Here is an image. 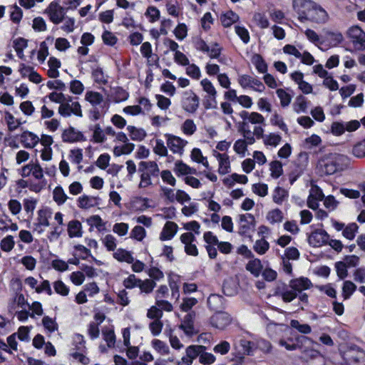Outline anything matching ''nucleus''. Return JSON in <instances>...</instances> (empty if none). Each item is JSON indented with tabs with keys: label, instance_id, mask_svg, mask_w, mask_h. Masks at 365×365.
Segmentation results:
<instances>
[{
	"label": "nucleus",
	"instance_id": "ddd939ff",
	"mask_svg": "<svg viewBox=\"0 0 365 365\" xmlns=\"http://www.w3.org/2000/svg\"><path fill=\"white\" fill-rule=\"evenodd\" d=\"M180 240L185 245V252L186 254L194 257L198 255V250L196 245L194 244L195 237L192 232H187L182 234L180 237Z\"/></svg>",
	"mask_w": 365,
	"mask_h": 365
},
{
	"label": "nucleus",
	"instance_id": "a18cd8bd",
	"mask_svg": "<svg viewBox=\"0 0 365 365\" xmlns=\"http://www.w3.org/2000/svg\"><path fill=\"white\" fill-rule=\"evenodd\" d=\"M147 232L145 229L140 225H135L131 230L130 237L138 242H142L146 237Z\"/></svg>",
	"mask_w": 365,
	"mask_h": 365
},
{
	"label": "nucleus",
	"instance_id": "393cba45",
	"mask_svg": "<svg viewBox=\"0 0 365 365\" xmlns=\"http://www.w3.org/2000/svg\"><path fill=\"white\" fill-rule=\"evenodd\" d=\"M282 136L280 134L277 133H269L264 135V139L262 140L263 144L267 148H277L282 142Z\"/></svg>",
	"mask_w": 365,
	"mask_h": 365
},
{
	"label": "nucleus",
	"instance_id": "e433bc0d",
	"mask_svg": "<svg viewBox=\"0 0 365 365\" xmlns=\"http://www.w3.org/2000/svg\"><path fill=\"white\" fill-rule=\"evenodd\" d=\"M128 97V93L121 87H115L112 90L111 98L115 103L125 101Z\"/></svg>",
	"mask_w": 365,
	"mask_h": 365
},
{
	"label": "nucleus",
	"instance_id": "c756f323",
	"mask_svg": "<svg viewBox=\"0 0 365 365\" xmlns=\"http://www.w3.org/2000/svg\"><path fill=\"white\" fill-rule=\"evenodd\" d=\"M67 230L70 237H81L83 235L82 225L78 220L70 221Z\"/></svg>",
	"mask_w": 365,
	"mask_h": 365
},
{
	"label": "nucleus",
	"instance_id": "b1692460",
	"mask_svg": "<svg viewBox=\"0 0 365 365\" xmlns=\"http://www.w3.org/2000/svg\"><path fill=\"white\" fill-rule=\"evenodd\" d=\"M193 317L194 315L192 314L185 315L182 322L179 326L180 329L188 336H192L196 333L193 325Z\"/></svg>",
	"mask_w": 365,
	"mask_h": 365
},
{
	"label": "nucleus",
	"instance_id": "ea45409f",
	"mask_svg": "<svg viewBox=\"0 0 365 365\" xmlns=\"http://www.w3.org/2000/svg\"><path fill=\"white\" fill-rule=\"evenodd\" d=\"M251 61L259 73H267V65L259 54H254L252 56Z\"/></svg>",
	"mask_w": 365,
	"mask_h": 365
},
{
	"label": "nucleus",
	"instance_id": "603ef678",
	"mask_svg": "<svg viewBox=\"0 0 365 365\" xmlns=\"http://www.w3.org/2000/svg\"><path fill=\"white\" fill-rule=\"evenodd\" d=\"M140 167H142L147 170L145 173H150L152 176H158L160 172L158 164L154 161H142L139 164Z\"/></svg>",
	"mask_w": 365,
	"mask_h": 365
},
{
	"label": "nucleus",
	"instance_id": "7c9ffc66",
	"mask_svg": "<svg viewBox=\"0 0 365 365\" xmlns=\"http://www.w3.org/2000/svg\"><path fill=\"white\" fill-rule=\"evenodd\" d=\"M48 76L51 78H56L59 76L58 68L61 67V61L55 57H51L48 61Z\"/></svg>",
	"mask_w": 365,
	"mask_h": 365
},
{
	"label": "nucleus",
	"instance_id": "39448f33",
	"mask_svg": "<svg viewBox=\"0 0 365 365\" xmlns=\"http://www.w3.org/2000/svg\"><path fill=\"white\" fill-rule=\"evenodd\" d=\"M58 112L64 118L71 117L72 115L79 118L83 116V111L80 103L73 101L71 96L66 98L61 105L59 106Z\"/></svg>",
	"mask_w": 365,
	"mask_h": 365
},
{
	"label": "nucleus",
	"instance_id": "7ed1b4c3",
	"mask_svg": "<svg viewBox=\"0 0 365 365\" xmlns=\"http://www.w3.org/2000/svg\"><path fill=\"white\" fill-rule=\"evenodd\" d=\"M18 172L24 178L31 177L38 182L44 180V169L38 160L30 161L19 169Z\"/></svg>",
	"mask_w": 365,
	"mask_h": 365
},
{
	"label": "nucleus",
	"instance_id": "1a4fd4ad",
	"mask_svg": "<svg viewBox=\"0 0 365 365\" xmlns=\"http://www.w3.org/2000/svg\"><path fill=\"white\" fill-rule=\"evenodd\" d=\"M347 36L356 50H365V32L359 26L350 27L347 31Z\"/></svg>",
	"mask_w": 365,
	"mask_h": 365
},
{
	"label": "nucleus",
	"instance_id": "bf43d9fd",
	"mask_svg": "<svg viewBox=\"0 0 365 365\" xmlns=\"http://www.w3.org/2000/svg\"><path fill=\"white\" fill-rule=\"evenodd\" d=\"M307 105L305 98L299 96L297 97L292 105L293 110L297 113H304L307 110Z\"/></svg>",
	"mask_w": 365,
	"mask_h": 365
},
{
	"label": "nucleus",
	"instance_id": "774afa93",
	"mask_svg": "<svg viewBox=\"0 0 365 365\" xmlns=\"http://www.w3.org/2000/svg\"><path fill=\"white\" fill-rule=\"evenodd\" d=\"M87 223L91 227H95L99 231L103 230L105 227V222L99 215H92L87 219Z\"/></svg>",
	"mask_w": 365,
	"mask_h": 365
},
{
	"label": "nucleus",
	"instance_id": "4468645a",
	"mask_svg": "<svg viewBox=\"0 0 365 365\" xmlns=\"http://www.w3.org/2000/svg\"><path fill=\"white\" fill-rule=\"evenodd\" d=\"M308 242L313 247H322L329 242V235L324 230H317L309 236Z\"/></svg>",
	"mask_w": 365,
	"mask_h": 365
},
{
	"label": "nucleus",
	"instance_id": "338daca9",
	"mask_svg": "<svg viewBox=\"0 0 365 365\" xmlns=\"http://www.w3.org/2000/svg\"><path fill=\"white\" fill-rule=\"evenodd\" d=\"M134 149L133 143H125L122 146H116L113 149V154L115 156L130 154Z\"/></svg>",
	"mask_w": 365,
	"mask_h": 365
},
{
	"label": "nucleus",
	"instance_id": "f03ea898",
	"mask_svg": "<svg viewBox=\"0 0 365 365\" xmlns=\"http://www.w3.org/2000/svg\"><path fill=\"white\" fill-rule=\"evenodd\" d=\"M84 100L92 107L88 113L91 120L96 121L101 118L109 108L108 100L98 91L87 90L84 95Z\"/></svg>",
	"mask_w": 365,
	"mask_h": 365
},
{
	"label": "nucleus",
	"instance_id": "f3484780",
	"mask_svg": "<svg viewBox=\"0 0 365 365\" xmlns=\"http://www.w3.org/2000/svg\"><path fill=\"white\" fill-rule=\"evenodd\" d=\"M151 346L160 355L163 356H168L167 361L173 362L175 361L174 356H169L170 349L169 346L165 341L155 339L151 341Z\"/></svg>",
	"mask_w": 365,
	"mask_h": 365
},
{
	"label": "nucleus",
	"instance_id": "680f3d73",
	"mask_svg": "<svg viewBox=\"0 0 365 365\" xmlns=\"http://www.w3.org/2000/svg\"><path fill=\"white\" fill-rule=\"evenodd\" d=\"M359 227L356 223H351L346 225L343 230V236L349 240H352L358 231Z\"/></svg>",
	"mask_w": 365,
	"mask_h": 365
},
{
	"label": "nucleus",
	"instance_id": "2eb2a0df",
	"mask_svg": "<svg viewBox=\"0 0 365 365\" xmlns=\"http://www.w3.org/2000/svg\"><path fill=\"white\" fill-rule=\"evenodd\" d=\"M213 155L216 158L218 162V173L220 175H225L229 173L231 170V165L229 155L226 153H220L217 151H213Z\"/></svg>",
	"mask_w": 365,
	"mask_h": 365
},
{
	"label": "nucleus",
	"instance_id": "aec40b11",
	"mask_svg": "<svg viewBox=\"0 0 365 365\" xmlns=\"http://www.w3.org/2000/svg\"><path fill=\"white\" fill-rule=\"evenodd\" d=\"M40 138L35 133L26 130L21 135V143L26 148H34L38 143Z\"/></svg>",
	"mask_w": 365,
	"mask_h": 365
},
{
	"label": "nucleus",
	"instance_id": "69168bd1",
	"mask_svg": "<svg viewBox=\"0 0 365 365\" xmlns=\"http://www.w3.org/2000/svg\"><path fill=\"white\" fill-rule=\"evenodd\" d=\"M250 145L246 140L238 139L233 145L235 152L242 156H245L247 150V145Z\"/></svg>",
	"mask_w": 365,
	"mask_h": 365
},
{
	"label": "nucleus",
	"instance_id": "37998d69",
	"mask_svg": "<svg viewBox=\"0 0 365 365\" xmlns=\"http://www.w3.org/2000/svg\"><path fill=\"white\" fill-rule=\"evenodd\" d=\"M238 19V15L232 11H227L226 13L221 15L220 17L221 22L225 27L230 26L234 23L237 21Z\"/></svg>",
	"mask_w": 365,
	"mask_h": 365
},
{
	"label": "nucleus",
	"instance_id": "e2e57ef3",
	"mask_svg": "<svg viewBox=\"0 0 365 365\" xmlns=\"http://www.w3.org/2000/svg\"><path fill=\"white\" fill-rule=\"evenodd\" d=\"M42 324L45 329L48 332H54L58 330V324L56 320L48 316H45L42 319Z\"/></svg>",
	"mask_w": 365,
	"mask_h": 365
},
{
	"label": "nucleus",
	"instance_id": "412c9836",
	"mask_svg": "<svg viewBox=\"0 0 365 365\" xmlns=\"http://www.w3.org/2000/svg\"><path fill=\"white\" fill-rule=\"evenodd\" d=\"M99 198L94 196L83 195L77 200L78 207L83 210H88L98 205Z\"/></svg>",
	"mask_w": 365,
	"mask_h": 365
},
{
	"label": "nucleus",
	"instance_id": "58836bf2",
	"mask_svg": "<svg viewBox=\"0 0 365 365\" xmlns=\"http://www.w3.org/2000/svg\"><path fill=\"white\" fill-rule=\"evenodd\" d=\"M288 196L287 190L281 187H277L273 191L272 200L276 204L281 205L284 201L287 200Z\"/></svg>",
	"mask_w": 365,
	"mask_h": 365
},
{
	"label": "nucleus",
	"instance_id": "c03bdc74",
	"mask_svg": "<svg viewBox=\"0 0 365 365\" xmlns=\"http://www.w3.org/2000/svg\"><path fill=\"white\" fill-rule=\"evenodd\" d=\"M155 286V282L150 279H145L144 280L140 279L138 287L140 289L141 293L148 294L153 291Z\"/></svg>",
	"mask_w": 365,
	"mask_h": 365
},
{
	"label": "nucleus",
	"instance_id": "9d476101",
	"mask_svg": "<svg viewBox=\"0 0 365 365\" xmlns=\"http://www.w3.org/2000/svg\"><path fill=\"white\" fill-rule=\"evenodd\" d=\"M24 284L30 287L31 289L35 290L37 294L46 292L49 296L52 295L53 292L48 280L43 279L38 284V280L34 277H28L24 279Z\"/></svg>",
	"mask_w": 365,
	"mask_h": 365
},
{
	"label": "nucleus",
	"instance_id": "423d86ee",
	"mask_svg": "<svg viewBox=\"0 0 365 365\" xmlns=\"http://www.w3.org/2000/svg\"><path fill=\"white\" fill-rule=\"evenodd\" d=\"M43 14L48 16L51 22L58 25L65 19L66 9L58 1H53L45 9Z\"/></svg>",
	"mask_w": 365,
	"mask_h": 365
},
{
	"label": "nucleus",
	"instance_id": "0e129e2a",
	"mask_svg": "<svg viewBox=\"0 0 365 365\" xmlns=\"http://www.w3.org/2000/svg\"><path fill=\"white\" fill-rule=\"evenodd\" d=\"M53 287L55 292L63 297L68 296L69 294V287L61 280L54 282Z\"/></svg>",
	"mask_w": 365,
	"mask_h": 365
},
{
	"label": "nucleus",
	"instance_id": "864d4df0",
	"mask_svg": "<svg viewBox=\"0 0 365 365\" xmlns=\"http://www.w3.org/2000/svg\"><path fill=\"white\" fill-rule=\"evenodd\" d=\"M276 93L280 101L281 106L282 108L288 107L292 101V96L282 88H278Z\"/></svg>",
	"mask_w": 365,
	"mask_h": 365
},
{
	"label": "nucleus",
	"instance_id": "a878e982",
	"mask_svg": "<svg viewBox=\"0 0 365 365\" xmlns=\"http://www.w3.org/2000/svg\"><path fill=\"white\" fill-rule=\"evenodd\" d=\"M113 258L117 261L125 263H132L133 262V253L125 249L118 248L113 252Z\"/></svg>",
	"mask_w": 365,
	"mask_h": 365
},
{
	"label": "nucleus",
	"instance_id": "0eeeda50",
	"mask_svg": "<svg viewBox=\"0 0 365 365\" xmlns=\"http://www.w3.org/2000/svg\"><path fill=\"white\" fill-rule=\"evenodd\" d=\"M166 139V145L168 149L175 155L182 156L185 152V148L187 146L188 142L173 134H165Z\"/></svg>",
	"mask_w": 365,
	"mask_h": 365
},
{
	"label": "nucleus",
	"instance_id": "a211bd4d",
	"mask_svg": "<svg viewBox=\"0 0 365 365\" xmlns=\"http://www.w3.org/2000/svg\"><path fill=\"white\" fill-rule=\"evenodd\" d=\"M289 287L295 290L297 292H302L304 290L309 289L312 287L311 280L304 277H300L292 279L289 282Z\"/></svg>",
	"mask_w": 365,
	"mask_h": 365
},
{
	"label": "nucleus",
	"instance_id": "6e6552de",
	"mask_svg": "<svg viewBox=\"0 0 365 365\" xmlns=\"http://www.w3.org/2000/svg\"><path fill=\"white\" fill-rule=\"evenodd\" d=\"M299 2H303L304 5L308 9H312L307 14L309 21L317 23H324L328 19L327 13L322 8L317 6L313 1H304V0H299Z\"/></svg>",
	"mask_w": 365,
	"mask_h": 365
},
{
	"label": "nucleus",
	"instance_id": "49530a36",
	"mask_svg": "<svg viewBox=\"0 0 365 365\" xmlns=\"http://www.w3.org/2000/svg\"><path fill=\"white\" fill-rule=\"evenodd\" d=\"M160 195L170 203H173L176 200L177 190L171 187L161 186L160 188Z\"/></svg>",
	"mask_w": 365,
	"mask_h": 365
},
{
	"label": "nucleus",
	"instance_id": "473e14b6",
	"mask_svg": "<svg viewBox=\"0 0 365 365\" xmlns=\"http://www.w3.org/2000/svg\"><path fill=\"white\" fill-rule=\"evenodd\" d=\"M127 130L133 140L142 141L147 135L145 130L141 128H136L133 125H128Z\"/></svg>",
	"mask_w": 365,
	"mask_h": 365
},
{
	"label": "nucleus",
	"instance_id": "72a5a7b5",
	"mask_svg": "<svg viewBox=\"0 0 365 365\" xmlns=\"http://www.w3.org/2000/svg\"><path fill=\"white\" fill-rule=\"evenodd\" d=\"M202 91L207 94V97L214 98L217 96V91L214 84L208 79L203 78L200 83Z\"/></svg>",
	"mask_w": 365,
	"mask_h": 365
},
{
	"label": "nucleus",
	"instance_id": "4c0bfd02",
	"mask_svg": "<svg viewBox=\"0 0 365 365\" xmlns=\"http://www.w3.org/2000/svg\"><path fill=\"white\" fill-rule=\"evenodd\" d=\"M262 269V264L259 259H254L248 262L246 264V269L249 271L255 277L259 276Z\"/></svg>",
	"mask_w": 365,
	"mask_h": 365
},
{
	"label": "nucleus",
	"instance_id": "3c124183",
	"mask_svg": "<svg viewBox=\"0 0 365 365\" xmlns=\"http://www.w3.org/2000/svg\"><path fill=\"white\" fill-rule=\"evenodd\" d=\"M270 175L274 179L279 178L283 174L282 164L279 160H274L269 163Z\"/></svg>",
	"mask_w": 365,
	"mask_h": 365
},
{
	"label": "nucleus",
	"instance_id": "f8f14e48",
	"mask_svg": "<svg viewBox=\"0 0 365 365\" xmlns=\"http://www.w3.org/2000/svg\"><path fill=\"white\" fill-rule=\"evenodd\" d=\"M232 319L227 312H216L210 319V324L218 329L223 330L232 323Z\"/></svg>",
	"mask_w": 365,
	"mask_h": 365
},
{
	"label": "nucleus",
	"instance_id": "bb28decb",
	"mask_svg": "<svg viewBox=\"0 0 365 365\" xmlns=\"http://www.w3.org/2000/svg\"><path fill=\"white\" fill-rule=\"evenodd\" d=\"M304 1H311L310 0H304ZM293 8L295 11L298 14L299 19L301 21H304L305 20H309L308 19V13L312 9H308L304 5L303 2H299V0H294L293 1Z\"/></svg>",
	"mask_w": 365,
	"mask_h": 365
},
{
	"label": "nucleus",
	"instance_id": "de8ad7c7",
	"mask_svg": "<svg viewBox=\"0 0 365 365\" xmlns=\"http://www.w3.org/2000/svg\"><path fill=\"white\" fill-rule=\"evenodd\" d=\"M183 134L187 136L192 135L197 130V125L192 119H186L180 127Z\"/></svg>",
	"mask_w": 365,
	"mask_h": 365
},
{
	"label": "nucleus",
	"instance_id": "f257e3e1",
	"mask_svg": "<svg viewBox=\"0 0 365 365\" xmlns=\"http://www.w3.org/2000/svg\"><path fill=\"white\" fill-rule=\"evenodd\" d=\"M350 164L349 158L339 153H329L322 156L318 161L317 168L321 173L333 175L345 170Z\"/></svg>",
	"mask_w": 365,
	"mask_h": 365
},
{
	"label": "nucleus",
	"instance_id": "8fccbe9b",
	"mask_svg": "<svg viewBox=\"0 0 365 365\" xmlns=\"http://www.w3.org/2000/svg\"><path fill=\"white\" fill-rule=\"evenodd\" d=\"M68 197L64 190L61 186H57L53 191V199L58 205H63L66 202Z\"/></svg>",
	"mask_w": 365,
	"mask_h": 365
},
{
	"label": "nucleus",
	"instance_id": "a19ab883",
	"mask_svg": "<svg viewBox=\"0 0 365 365\" xmlns=\"http://www.w3.org/2000/svg\"><path fill=\"white\" fill-rule=\"evenodd\" d=\"M191 159L197 163H201L207 169L210 168V165L206 157H204L202 151L199 148H193L190 155Z\"/></svg>",
	"mask_w": 365,
	"mask_h": 365
},
{
	"label": "nucleus",
	"instance_id": "c85d7f7f",
	"mask_svg": "<svg viewBox=\"0 0 365 365\" xmlns=\"http://www.w3.org/2000/svg\"><path fill=\"white\" fill-rule=\"evenodd\" d=\"M90 130L92 131L91 140L93 142L102 143L106 141V138L105 136V132L100 124L97 123L91 126Z\"/></svg>",
	"mask_w": 365,
	"mask_h": 365
},
{
	"label": "nucleus",
	"instance_id": "6e6d98bb",
	"mask_svg": "<svg viewBox=\"0 0 365 365\" xmlns=\"http://www.w3.org/2000/svg\"><path fill=\"white\" fill-rule=\"evenodd\" d=\"M266 219L271 224L281 222L283 220L282 212L279 209L272 210L267 213Z\"/></svg>",
	"mask_w": 365,
	"mask_h": 365
},
{
	"label": "nucleus",
	"instance_id": "4d7b16f0",
	"mask_svg": "<svg viewBox=\"0 0 365 365\" xmlns=\"http://www.w3.org/2000/svg\"><path fill=\"white\" fill-rule=\"evenodd\" d=\"M168 146L165 145L163 140H155V144L153 147V152L155 154L160 157H166L168 155Z\"/></svg>",
	"mask_w": 365,
	"mask_h": 365
},
{
	"label": "nucleus",
	"instance_id": "5701e85b",
	"mask_svg": "<svg viewBox=\"0 0 365 365\" xmlns=\"http://www.w3.org/2000/svg\"><path fill=\"white\" fill-rule=\"evenodd\" d=\"M173 171L178 177L197 174V170L195 168L190 167L182 160H177L175 163Z\"/></svg>",
	"mask_w": 365,
	"mask_h": 365
},
{
	"label": "nucleus",
	"instance_id": "c9c22d12",
	"mask_svg": "<svg viewBox=\"0 0 365 365\" xmlns=\"http://www.w3.org/2000/svg\"><path fill=\"white\" fill-rule=\"evenodd\" d=\"M102 335L108 348H113L115 344V335L112 327H104L102 330Z\"/></svg>",
	"mask_w": 365,
	"mask_h": 365
},
{
	"label": "nucleus",
	"instance_id": "6ab92c4d",
	"mask_svg": "<svg viewBox=\"0 0 365 365\" xmlns=\"http://www.w3.org/2000/svg\"><path fill=\"white\" fill-rule=\"evenodd\" d=\"M62 140L67 143L78 142L83 140V135L73 127H69L63 132Z\"/></svg>",
	"mask_w": 365,
	"mask_h": 365
},
{
	"label": "nucleus",
	"instance_id": "052dcab7",
	"mask_svg": "<svg viewBox=\"0 0 365 365\" xmlns=\"http://www.w3.org/2000/svg\"><path fill=\"white\" fill-rule=\"evenodd\" d=\"M270 123L272 125L277 126L282 130L287 132L288 128L287 125L284 123L283 118L277 112H274L271 118Z\"/></svg>",
	"mask_w": 365,
	"mask_h": 365
},
{
	"label": "nucleus",
	"instance_id": "5fc2aeb1",
	"mask_svg": "<svg viewBox=\"0 0 365 365\" xmlns=\"http://www.w3.org/2000/svg\"><path fill=\"white\" fill-rule=\"evenodd\" d=\"M356 289V285L350 280L344 281L342 287V296L344 299H349Z\"/></svg>",
	"mask_w": 365,
	"mask_h": 365
},
{
	"label": "nucleus",
	"instance_id": "2f4dec72",
	"mask_svg": "<svg viewBox=\"0 0 365 365\" xmlns=\"http://www.w3.org/2000/svg\"><path fill=\"white\" fill-rule=\"evenodd\" d=\"M234 346L242 354L250 355L252 353V343L245 339H240L234 344Z\"/></svg>",
	"mask_w": 365,
	"mask_h": 365
},
{
	"label": "nucleus",
	"instance_id": "cd10ccee",
	"mask_svg": "<svg viewBox=\"0 0 365 365\" xmlns=\"http://www.w3.org/2000/svg\"><path fill=\"white\" fill-rule=\"evenodd\" d=\"M51 215L52 212L49 209H41L37 212V217L35 222L48 227L50 225L49 220L51 218Z\"/></svg>",
	"mask_w": 365,
	"mask_h": 365
},
{
	"label": "nucleus",
	"instance_id": "20e7f679",
	"mask_svg": "<svg viewBox=\"0 0 365 365\" xmlns=\"http://www.w3.org/2000/svg\"><path fill=\"white\" fill-rule=\"evenodd\" d=\"M200 98L197 95L190 89L184 91L180 96V106L184 111L192 114L199 108Z\"/></svg>",
	"mask_w": 365,
	"mask_h": 365
},
{
	"label": "nucleus",
	"instance_id": "f704fd0d",
	"mask_svg": "<svg viewBox=\"0 0 365 365\" xmlns=\"http://www.w3.org/2000/svg\"><path fill=\"white\" fill-rule=\"evenodd\" d=\"M239 131L244 138L242 140H246L250 145H252L255 143L253 131H251L250 125H247V122H242Z\"/></svg>",
	"mask_w": 365,
	"mask_h": 365
},
{
	"label": "nucleus",
	"instance_id": "dca6fc26",
	"mask_svg": "<svg viewBox=\"0 0 365 365\" xmlns=\"http://www.w3.org/2000/svg\"><path fill=\"white\" fill-rule=\"evenodd\" d=\"M178 231V225L173 221H168L160 233L159 239L163 242L170 240L175 236Z\"/></svg>",
	"mask_w": 365,
	"mask_h": 365
},
{
	"label": "nucleus",
	"instance_id": "13d9d810",
	"mask_svg": "<svg viewBox=\"0 0 365 365\" xmlns=\"http://www.w3.org/2000/svg\"><path fill=\"white\" fill-rule=\"evenodd\" d=\"M14 245L15 242L11 235H7L0 241V248L6 252H11L14 249Z\"/></svg>",
	"mask_w": 365,
	"mask_h": 365
},
{
	"label": "nucleus",
	"instance_id": "9b49d317",
	"mask_svg": "<svg viewBox=\"0 0 365 365\" xmlns=\"http://www.w3.org/2000/svg\"><path fill=\"white\" fill-rule=\"evenodd\" d=\"M205 349L204 346L201 345H190L188 346L185 349V354L182 356L180 361L177 362L178 365H192L193 361L200 356V354L202 351Z\"/></svg>",
	"mask_w": 365,
	"mask_h": 365
},
{
	"label": "nucleus",
	"instance_id": "09e8293b",
	"mask_svg": "<svg viewBox=\"0 0 365 365\" xmlns=\"http://www.w3.org/2000/svg\"><path fill=\"white\" fill-rule=\"evenodd\" d=\"M207 304L211 309L218 312L222 307L223 298L218 294H211L207 299Z\"/></svg>",
	"mask_w": 365,
	"mask_h": 365
},
{
	"label": "nucleus",
	"instance_id": "4be33fe9",
	"mask_svg": "<svg viewBox=\"0 0 365 365\" xmlns=\"http://www.w3.org/2000/svg\"><path fill=\"white\" fill-rule=\"evenodd\" d=\"M323 42L327 41L331 46H336L344 41L343 35L339 31L324 30Z\"/></svg>",
	"mask_w": 365,
	"mask_h": 365
},
{
	"label": "nucleus",
	"instance_id": "79ce46f5",
	"mask_svg": "<svg viewBox=\"0 0 365 365\" xmlns=\"http://www.w3.org/2000/svg\"><path fill=\"white\" fill-rule=\"evenodd\" d=\"M5 120L8 129L11 132L16 130L23 123L20 119L16 118L14 115L9 112L5 113Z\"/></svg>",
	"mask_w": 365,
	"mask_h": 365
}]
</instances>
